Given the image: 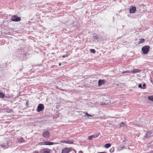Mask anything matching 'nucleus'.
<instances>
[{"mask_svg":"<svg viewBox=\"0 0 153 153\" xmlns=\"http://www.w3.org/2000/svg\"><path fill=\"white\" fill-rule=\"evenodd\" d=\"M150 123V120H148L147 118H146L144 117H141L139 120V123L140 125V126L143 127L145 125L148 124Z\"/></svg>","mask_w":153,"mask_h":153,"instance_id":"1","label":"nucleus"},{"mask_svg":"<svg viewBox=\"0 0 153 153\" xmlns=\"http://www.w3.org/2000/svg\"><path fill=\"white\" fill-rule=\"evenodd\" d=\"M150 48V46L148 45H145L143 46L141 49L142 51L141 53L145 54H147L149 51Z\"/></svg>","mask_w":153,"mask_h":153,"instance_id":"2","label":"nucleus"},{"mask_svg":"<svg viewBox=\"0 0 153 153\" xmlns=\"http://www.w3.org/2000/svg\"><path fill=\"white\" fill-rule=\"evenodd\" d=\"M153 136V129L147 132L144 137V138L147 139Z\"/></svg>","mask_w":153,"mask_h":153,"instance_id":"3","label":"nucleus"},{"mask_svg":"<svg viewBox=\"0 0 153 153\" xmlns=\"http://www.w3.org/2000/svg\"><path fill=\"white\" fill-rule=\"evenodd\" d=\"M50 133L48 131H44L42 134V136L46 138H48L50 137Z\"/></svg>","mask_w":153,"mask_h":153,"instance_id":"4","label":"nucleus"},{"mask_svg":"<svg viewBox=\"0 0 153 153\" xmlns=\"http://www.w3.org/2000/svg\"><path fill=\"white\" fill-rule=\"evenodd\" d=\"M74 150L72 148H66L65 149H62V153H68Z\"/></svg>","mask_w":153,"mask_h":153,"instance_id":"5","label":"nucleus"},{"mask_svg":"<svg viewBox=\"0 0 153 153\" xmlns=\"http://www.w3.org/2000/svg\"><path fill=\"white\" fill-rule=\"evenodd\" d=\"M44 108V106L42 104H39L37 106V111L39 112L43 110Z\"/></svg>","mask_w":153,"mask_h":153,"instance_id":"6","label":"nucleus"},{"mask_svg":"<svg viewBox=\"0 0 153 153\" xmlns=\"http://www.w3.org/2000/svg\"><path fill=\"white\" fill-rule=\"evenodd\" d=\"M21 20V18L16 16V15L13 16L11 17V20L14 22H19Z\"/></svg>","mask_w":153,"mask_h":153,"instance_id":"7","label":"nucleus"},{"mask_svg":"<svg viewBox=\"0 0 153 153\" xmlns=\"http://www.w3.org/2000/svg\"><path fill=\"white\" fill-rule=\"evenodd\" d=\"M106 82V81L105 79H100L98 81V86H101L102 85H104Z\"/></svg>","mask_w":153,"mask_h":153,"instance_id":"8","label":"nucleus"},{"mask_svg":"<svg viewBox=\"0 0 153 153\" xmlns=\"http://www.w3.org/2000/svg\"><path fill=\"white\" fill-rule=\"evenodd\" d=\"M51 150L49 149H44L41 150L40 153H50Z\"/></svg>","mask_w":153,"mask_h":153,"instance_id":"9","label":"nucleus"},{"mask_svg":"<svg viewBox=\"0 0 153 153\" xmlns=\"http://www.w3.org/2000/svg\"><path fill=\"white\" fill-rule=\"evenodd\" d=\"M136 7L131 6L130 7L129 9V13H134L136 11Z\"/></svg>","mask_w":153,"mask_h":153,"instance_id":"10","label":"nucleus"},{"mask_svg":"<svg viewBox=\"0 0 153 153\" xmlns=\"http://www.w3.org/2000/svg\"><path fill=\"white\" fill-rule=\"evenodd\" d=\"M99 135L96 134L89 136L88 137V139L89 140H91L93 139V138H95L97 137H98Z\"/></svg>","mask_w":153,"mask_h":153,"instance_id":"11","label":"nucleus"},{"mask_svg":"<svg viewBox=\"0 0 153 153\" xmlns=\"http://www.w3.org/2000/svg\"><path fill=\"white\" fill-rule=\"evenodd\" d=\"M17 140L18 142L20 143L25 142V140L21 137L19 138H18L17 139Z\"/></svg>","mask_w":153,"mask_h":153,"instance_id":"12","label":"nucleus"},{"mask_svg":"<svg viewBox=\"0 0 153 153\" xmlns=\"http://www.w3.org/2000/svg\"><path fill=\"white\" fill-rule=\"evenodd\" d=\"M141 71V70L140 69H135L131 72L133 74H136L138 73H140Z\"/></svg>","mask_w":153,"mask_h":153,"instance_id":"13","label":"nucleus"},{"mask_svg":"<svg viewBox=\"0 0 153 153\" xmlns=\"http://www.w3.org/2000/svg\"><path fill=\"white\" fill-rule=\"evenodd\" d=\"M63 141L64 143L67 144H73L74 143V141L71 140H64Z\"/></svg>","mask_w":153,"mask_h":153,"instance_id":"14","label":"nucleus"},{"mask_svg":"<svg viewBox=\"0 0 153 153\" xmlns=\"http://www.w3.org/2000/svg\"><path fill=\"white\" fill-rule=\"evenodd\" d=\"M139 44H140L143 43L145 41V40L144 39H139Z\"/></svg>","mask_w":153,"mask_h":153,"instance_id":"15","label":"nucleus"},{"mask_svg":"<svg viewBox=\"0 0 153 153\" xmlns=\"http://www.w3.org/2000/svg\"><path fill=\"white\" fill-rule=\"evenodd\" d=\"M9 143H7L6 144H3L1 145V146L3 148H8V146H9Z\"/></svg>","mask_w":153,"mask_h":153,"instance_id":"16","label":"nucleus"},{"mask_svg":"<svg viewBox=\"0 0 153 153\" xmlns=\"http://www.w3.org/2000/svg\"><path fill=\"white\" fill-rule=\"evenodd\" d=\"M93 38L94 41L97 40L98 39V36L96 34H94Z\"/></svg>","mask_w":153,"mask_h":153,"instance_id":"17","label":"nucleus"},{"mask_svg":"<svg viewBox=\"0 0 153 153\" xmlns=\"http://www.w3.org/2000/svg\"><path fill=\"white\" fill-rule=\"evenodd\" d=\"M111 146V144L110 143H108L105 144L104 146V147L106 149H108Z\"/></svg>","mask_w":153,"mask_h":153,"instance_id":"18","label":"nucleus"},{"mask_svg":"<svg viewBox=\"0 0 153 153\" xmlns=\"http://www.w3.org/2000/svg\"><path fill=\"white\" fill-rule=\"evenodd\" d=\"M148 99L150 100L153 102V95L149 96Z\"/></svg>","mask_w":153,"mask_h":153,"instance_id":"19","label":"nucleus"},{"mask_svg":"<svg viewBox=\"0 0 153 153\" xmlns=\"http://www.w3.org/2000/svg\"><path fill=\"white\" fill-rule=\"evenodd\" d=\"M5 97V95L4 94L1 92H0V97L2 98H4Z\"/></svg>","mask_w":153,"mask_h":153,"instance_id":"20","label":"nucleus"},{"mask_svg":"<svg viewBox=\"0 0 153 153\" xmlns=\"http://www.w3.org/2000/svg\"><path fill=\"white\" fill-rule=\"evenodd\" d=\"M56 144V143H55L48 142V145H51L55 144Z\"/></svg>","mask_w":153,"mask_h":153,"instance_id":"21","label":"nucleus"},{"mask_svg":"<svg viewBox=\"0 0 153 153\" xmlns=\"http://www.w3.org/2000/svg\"><path fill=\"white\" fill-rule=\"evenodd\" d=\"M48 142L45 141L44 142H41V144L42 145H48Z\"/></svg>","mask_w":153,"mask_h":153,"instance_id":"22","label":"nucleus"},{"mask_svg":"<svg viewBox=\"0 0 153 153\" xmlns=\"http://www.w3.org/2000/svg\"><path fill=\"white\" fill-rule=\"evenodd\" d=\"M119 126H120V127H123L125 126V123L123 122H122L120 124Z\"/></svg>","mask_w":153,"mask_h":153,"instance_id":"23","label":"nucleus"},{"mask_svg":"<svg viewBox=\"0 0 153 153\" xmlns=\"http://www.w3.org/2000/svg\"><path fill=\"white\" fill-rule=\"evenodd\" d=\"M114 147L110 149V152L111 153H112L114 152Z\"/></svg>","mask_w":153,"mask_h":153,"instance_id":"24","label":"nucleus"},{"mask_svg":"<svg viewBox=\"0 0 153 153\" xmlns=\"http://www.w3.org/2000/svg\"><path fill=\"white\" fill-rule=\"evenodd\" d=\"M90 52L93 53H95L96 51L94 49H90Z\"/></svg>","mask_w":153,"mask_h":153,"instance_id":"25","label":"nucleus"},{"mask_svg":"<svg viewBox=\"0 0 153 153\" xmlns=\"http://www.w3.org/2000/svg\"><path fill=\"white\" fill-rule=\"evenodd\" d=\"M56 88H57L59 89L60 90H61L62 91H67V90H65V89H63L59 88L58 87H57Z\"/></svg>","mask_w":153,"mask_h":153,"instance_id":"26","label":"nucleus"},{"mask_svg":"<svg viewBox=\"0 0 153 153\" xmlns=\"http://www.w3.org/2000/svg\"><path fill=\"white\" fill-rule=\"evenodd\" d=\"M85 114V115H86L88 117H92V116L91 115H90L89 114H88L87 113H84Z\"/></svg>","mask_w":153,"mask_h":153,"instance_id":"27","label":"nucleus"},{"mask_svg":"<svg viewBox=\"0 0 153 153\" xmlns=\"http://www.w3.org/2000/svg\"><path fill=\"white\" fill-rule=\"evenodd\" d=\"M138 86L139 88H140L141 89H142V86L141 84H139L138 85Z\"/></svg>","mask_w":153,"mask_h":153,"instance_id":"28","label":"nucleus"},{"mask_svg":"<svg viewBox=\"0 0 153 153\" xmlns=\"http://www.w3.org/2000/svg\"><path fill=\"white\" fill-rule=\"evenodd\" d=\"M130 72H129V71H124L123 72V73H130Z\"/></svg>","mask_w":153,"mask_h":153,"instance_id":"29","label":"nucleus"},{"mask_svg":"<svg viewBox=\"0 0 153 153\" xmlns=\"http://www.w3.org/2000/svg\"><path fill=\"white\" fill-rule=\"evenodd\" d=\"M145 85H146V84L145 83H144L143 85V86L142 87V89H144L145 88Z\"/></svg>","mask_w":153,"mask_h":153,"instance_id":"30","label":"nucleus"},{"mask_svg":"<svg viewBox=\"0 0 153 153\" xmlns=\"http://www.w3.org/2000/svg\"><path fill=\"white\" fill-rule=\"evenodd\" d=\"M67 56H68L67 55H65L62 56V57H63V58H65V57H67Z\"/></svg>","mask_w":153,"mask_h":153,"instance_id":"31","label":"nucleus"},{"mask_svg":"<svg viewBox=\"0 0 153 153\" xmlns=\"http://www.w3.org/2000/svg\"><path fill=\"white\" fill-rule=\"evenodd\" d=\"M105 102H102L101 103V105H105Z\"/></svg>","mask_w":153,"mask_h":153,"instance_id":"32","label":"nucleus"},{"mask_svg":"<svg viewBox=\"0 0 153 153\" xmlns=\"http://www.w3.org/2000/svg\"><path fill=\"white\" fill-rule=\"evenodd\" d=\"M121 149H124L125 148V147L124 146H123L121 147Z\"/></svg>","mask_w":153,"mask_h":153,"instance_id":"33","label":"nucleus"},{"mask_svg":"<svg viewBox=\"0 0 153 153\" xmlns=\"http://www.w3.org/2000/svg\"><path fill=\"white\" fill-rule=\"evenodd\" d=\"M98 153H106L105 152H98Z\"/></svg>","mask_w":153,"mask_h":153,"instance_id":"34","label":"nucleus"},{"mask_svg":"<svg viewBox=\"0 0 153 153\" xmlns=\"http://www.w3.org/2000/svg\"><path fill=\"white\" fill-rule=\"evenodd\" d=\"M79 153H83V152L81 151H80L79 152Z\"/></svg>","mask_w":153,"mask_h":153,"instance_id":"35","label":"nucleus"},{"mask_svg":"<svg viewBox=\"0 0 153 153\" xmlns=\"http://www.w3.org/2000/svg\"><path fill=\"white\" fill-rule=\"evenodd\" d=\"M59 66L61 65V63H59Z\"/></svg>","mask_w":153,"mask_h":153,"instance_id":"36","label":"nucleus"}]
</instances>
